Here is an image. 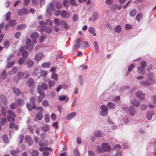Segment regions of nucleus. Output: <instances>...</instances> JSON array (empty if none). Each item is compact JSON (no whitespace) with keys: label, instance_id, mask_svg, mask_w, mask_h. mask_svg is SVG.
I'll use <instances>...</instances> for the list:
<instances>
[{"label":"nucleus","instance_id":"nucleus-33","mask_svg":"<svg viewBox=\"0 0 156 156\" xmlns=\"http://www.w3.org/2000/svg\"><path fill=\"white\" fill-rule=\"evenodd\" d=\"M27 83L29 86H31L33 85L34 83V80L31 78H29L27 81Z\"/></svg>","mask_w":156,"mask_h":156},{"label":"nucleus","instance_id":"nucleus-2","mask_svg":"<svg viewBox=\"0 0 156 156\" xmlns=\"http://www.w3.org/2000/svg\"><path fill=\"white\" fill-rule=\"evenodd\" d=\"M48 143L47 140H43L42 141L40 142V151H43L44 150L51 151L52 149L50 147H48Z\"/></svg>","mask_w":156,"mask_h":156},{"label":"nucleus","instance_id":"nucleus-56","mask_svg":"<svg viewBox=\"0 0 156 156\" xmlns=\"http://www.w3.org/2000/svg\"><path fill=\"white\" fill-rule=\"evenodd\" d=\"M14 61H12L8 63L6 66V67L8 68H10L12 67L14 64Z\"/></svg>","mask_w":156,"mask_h":156},{"label":"nucleus","instance_id":"nucleus-32","mask_svg":"<svg viewBox=\"0 0 156 156\" xmlns=\"http://www.w3.org/2000/svg\"><path fill=\"white\" fill-rule=\"evenodd\" d=\"M40 87H41V89L44 90H47L48 89L47 85L44 83H41V86H40Z\"/></svg>","mask_w":156,"mask_h":156},{"label":"nucleus","instance_id":"nucleus-54","mask_svg":"<svg viewBox=\"0 0 156 156\" xmlns=\"http://www.w3.org/2000/svg\"><path fill=\"white\" fill-rule=\"evenodd\" d=\"M58 99L61 101H64L66 98V95H59L58 96Z\"/></svg>","mask_w":156,"mask_h":156},{"label":"nucleus","instance_id":"nucleus-27","mask_svg":"<svg viewBox=\"0 0 156 156\" xmlns=\"http://www.w3.org/2000/svg\"><path fill=\"white\" fill-rule=\"evenodd\" d=\"M122 27L120 25H117L114 28L115 31L117 33L121 32L122 30Z\"/></svg>","mask_w":156,"mask_h":156},{"label":"nucleus","instance_id":"nucleus-44","mask_svg":"<svg viewBox=\"0 0 156 156\" xmlns=\"http://www.w3.org/2000/svg\"><path fill=\"white\" fill-rule=\"evenodd\" d=\"M13 92L16 95L18 96L19 95L20 91L18 89L14 87L13 88Z\"/></svg>","mask_w":156,"mask_h":156},{"label":"nucleus","instance_id":"nucleus-34","mask_svg":"<svg viewBox=\"0 0 156 156\" xmlns=\"http://www.w3.org/2000/svg\"><path fill=\"white\" fill-rule=\"evenodd\" d=\"M143 16V14L142 13H140L137 14V15H136V20L138 22H139L140 21V20L142 18Z\"/></svg>","mask_w":156,"mask_h":156},{"label":"nucleus","instance_id":"nucleus-7","mask_svg":"<svg viewBox=\"0 0 156 156\" xmlns=\"http://www.w3.org/2000/svg\"><path fill=\"white\" fill-rule=\"evenodd\" d=\"M28 12H29L27 9L24 8L18 10L17 11L18 15L20 16H22L23 15L26 14Z\"/></svg>","mask_w":156,"mask_h":156},{"label":"nucleus","instance_id":"nucleus-39","mask_svg":"<svg viewBox=\"0 0 156 156\" xmlns=\"http://www.w3.org/2000/svg\"><path fill=\"white\" fill-rule=\"evenodd\" d=\"M94 136L97 137H101L102 135L101 132L99 131H96L94 133Z\"/></svg>","mask_w":156,"mask_h":156},{"label":"nucleus","instance_id":"nucleus-50","mask_svg":"<svg viewBox=\"0 0 156 156\" xmlns=\"http://www.w3.org/2000/svg\"><path fill=\"white\" fill-rule=\"evenodd\" d=\"M107 106L110 108H114L115 107V105L112 102H108L107 105Z\"/></svg>","mask_w":156,"mask_h":156},{"label":"nucleus","instance_id":"nucleus-31","mask_svg":"<svg viewBox=\"0 0 156 156\" xmlns=\"http://www.w3.org/2000/svg\"><path fill=\"white\" fill-rule=\"evenodd\" d=\"M15 117L10 115H7L6 117L7 119L8 122H15Z\"/></svg>","mask_w":156,"mask_h":156},{"label":"nucleus","instance_id":"nucleus-49","mask_svg":"<svg viewBox=\"0 0 156 156\" xmlns=\"http://www.w3.org/2000/svg\"><path fill=\"white\" fill-rule=\"evenodd\" d=\"M1 114L2 116H5L6 115L5 109L4 107H2L1 110Z\"/></svg>","mask_w":156,"mask_h":156},{"label":"nucleus","instance_id":"nucleus-37","mask_svg":"<svg viewBox=\"0 0 156 156\" xmlns=\"http://www.w3.org/2000/svg\"><path fill=\"white\" fill-rule=\"evenodd\" d=\"M39 36V34L35 32L32 33L30 37L32 39H36Z\"/></svg>","mask_w":156,"mask_h":156},{"label":"nucleus","instance_id":"nucleus-30","mask_svg":"<svg viewBox=\"0 0 156 156\" xmlns=\"http://www.w3.org/2000/svg\"><path fill=\"white\" fill-rule=\"evenodd\" d=\"M34 64V62L30 59H29L27 63V66L29 68H30L33 66Z\"/></svg>","mask_w":156,"mask_h":156},{"label":"nucleus","instance_id":"nucleus-46","mask_svg":"<svg viewBox=\"0 0 156 156\" xmlns=\"http://www.w3.org/2000/svg\"><path fill=\"white\" fill-rule=\"evenodd\" d=\"M47 72L43 70H41L40 72V76H45L47 74Z\"/></svg>","mask_w":156,"mask_h":156},{"label":"nucleus","instance_id":"nucleus-17","mask_svg":"<svg viewBox=\"0 0 156 156\" xmlns=\"http://www.w3.org/2000/svg\"><path fill=\"white\" fill-rule=\"evenodd\" d=\"M129 115L132 116H133L135 113L134 108L132 106H130L129 109Z\"/></svg>","mask_w":156,"mask_h":156},{"label":"nucleus","instance_id":"nucleus-6","mask_svg":"<svg viewBox=\"0 0 156 156\" xmlns=\"http://www.w3.org/2000/svg\"><path fill=\"white\" fill-rule=\"evenodd\" d=\"M101 147L104 152H108L111 150L110 146L106 143H104L102 144Z\"/></svg>","mask_w":156,"mask_h":156},{"label":"nucleus","instance_id":"nucleus-5","mask_svg":"<svg viewBox=\"0 0 156 156\" xmlns=\"http://www.w3.org/2000/svg\"><path fill=\"white\" fill-rule=\"evenodd\" d=\"M25 48V47L22 46L19 50L20 52L21 53V55L23 58L24 59L27 58L28 56V52L24 49Z\"/></svg>","mask_w":156,"mask_h":156},{"label":"nucleus","instance_id":"nucleus-16","mask_svg":"<svg viewBox=\"0 0 156 156\" xmlns=\"http://www.w3.org/2000/svg\"><path fill=\"white\" fill-rule=\"evenodd\" d=\"M26 142L28 144L29 146H30L33 144V141L30 137L28 136H26L25 137Z\"/></svg>","mask_w":156,"mask_h":156},{"label":"nucleus","instance_id":"nucleus-38","mask_svg":"<svg viewBox=\"0 0 156 156\" xmlns=\"http://www.w3.org/2000/svg\"><path fill=\"white\" fill-rule=\"evenodd\" d=\"M54 22L55 24L57 26H59L61 24L60 20L58 19L55 18L54 20Z\"/></svg>","mask_w":156,"mask_h":156},{"label":"nucleus","instance_id":"nucleus-48","mask_svg":"<svg viewBox=\"0 0 156 156\" xmlns=\"http://www.w3.org/2000/svg\"><path fill=\"white\" fill-rule=\"evenodd\" d=\"M44 29L45 30V32L47 33H50L51 32L52 30L51 28L49 27H44Z\"/></svg>","mask_w":156,"mask_h":156},{"label":"nucleus","instance_id":"nucleus-21","mask_svg":"<svg viewBox=\"0 0 156 156\" xmlns=\"http://www.w3.org/2000/svg\"><path fill=\"white\" fill-rule=\"evenodd\" d=\"M131 104L135 107H138L140 105L139 102L135 99H133L131 100Z\"/></svg>","mask_w":156,"mask_h":156},{"label":"nucleus","instance_id":"nucleus-59","mask_svg":"<svg viewBox=\"0 0 156 156\" xmlns=\"http://www.w3.org/2000/svg\"><path fill=\"white\" fill-rule=\"evenodd\" d=\"M48 151H49L47 150H44L43 151H41L43 152L42 154V155L43 156H47L49 154V152Z\"/></svg>","mask_w":156,"mask_h":156},{"label":"nucleus","instance_id":"nucleus-61","mask_svg":"<svg viewBox=\"0 0 156 156\" xmlns=\"http://www.w3.org/2000/svg\"><path fill=\"white\" fill-rule=\"evenodd\" d=\"M74 156H80V153L78 151L77 148H75L74 151Z\"/></svg>","mask_w":156,"mask_h":156},{"label":"nucleus","instance_id":"nucleus-29","mask_svg":"<svg viewBox=\"0 0 156 156\" xmlns=\"http://www.w3.org/2000/svg\"><path fill=\"white\" fill-rule=\"evenodd\" d=\"M20 150L16 149V150H12L10 151V154L12 156H15L17 153L20 152Z\"/></svg>","mask_w":156,"mask_h":156},{"label":"nucleus","instance_id":"nucleus-18","mask_svg":"<svg viewBox=\"0 0 156 156\" xmlns=\"http://www.w3.org/2000/svg\"><path fill=\"white\" fill-rule=\"evenodd\" d=\"M16 102L18 105L20 106H23L25 103L24 100L21 98L17 99Z\"/></svg>","mask_w":156,"mask_h":156},{"label":"nucleus","instance_id":"nucleus-47","mask_svg":"<svg viewBox=\"0 0 156 156\" xmlns=\"http://www.w3.org/2000/svg\"><path fill=\"white\" fill-rule=\"evenodd\" d=\"M47 36L44 34H43L40 38V42H43L45 40Z\"/></svg>","mask_w":156,"mask_h":156},{"label":"nucleus","instance_id":"nucleus-63","mask_svg":"<svg viewBox=\"0 0 156 156\" xmlns=\"http://www.w3.org/2000/svg\"><path fill=\"white\" fill-rule=\"evenodd\" d=\"M111 9L112 11H115L117 8V6L115 4H112L110 6Z\"/></svg>","mask_w":156,"mask_h":156},{"label":"nucleus","instance_id":"nucleus-45","mask_svg":"<svg viewBox=\"0 0 156 156\" xmlns=\"http://www.w3.org/2000/svg\"><path fill=\"white\" fill-rule=\"evenodd\" d=\"M9 23L10 26L13 27L16 25V22L15 20H12L9 21Z\"/></svg>","mask_w":156,"mask_h":156},{"label":"nucleus","instance_id":"nucleus-20","mask_svg":"<svg viewBox=\"0 0 156 156\" xmlns=\"http://www.w3.org/2000/svg\"><path fill=\"white\" fill-rule=\"evenodd\" d=\"M27 107L28 110L31 111L33 109L35 108L36 107L35 104H33V105L32 106L30 104L27 103Z\"/></svg>","mask_w":156,"mask_h":156},{"label":"nucleus","instance_id":"nucleus-25","mask_svg":"<svg viewBox=\"0 0 156 156\" xmlns=\"http://www.w3.org/2000/svg\"><path fill=\"white\" fill-rule=\"evenodd\" d=\"M41 128L43 131L47 132L49 130L50 128L48 125H46L41 127Z\"/></svg>","mask_w":156,"mask_h":156},{"label":"nucleus","instance_id":"nucleus-14","mask_svg":"<svg viewBox=\"0 0 156 156\" xmlns=\"http://www.w3.org/2000/svg\"><path fill=\"white\" fill-rule=\"evenodd\" d=\"M76 115V113L75 112H72L69 114L66 118L67 120H70L74 118Z\"/></svg>","mask_w":156,"mask_h":156},{"label":"nucleus","instance_id":"nucleus-41","mask_svg":"<svg viewBox=\"0 0 156 156\" xmlns=\"http://www.w3.org/2000/svg\"><path fill=\"white\" fill-rule=\"evenodd\" d=\"M136 13V10L135 9H133L130 12L129 14L131 16L133 17L135 16Z\"/></svg>","mask_w":156,"mask_h":156},{"label":"nucleus","instance_id":"nucleus-11","mask_svg":"<svg viewBox=\"0 0 156 156\" xmlns=\"http://www.w3.org/2000/svg\"><path fill=\"white\" fill-rule=\"evenodd\" d=\"M136 96L140 100H143L144 98L145 94L141 91H138L136 93Z\"/></svg>","mask_w":156,"mask_h":156},{"label":"nucleus","instance_id":"nucleus-36","mask_svg":"<svg viewBox=\"0 0 156 156\" xmlns=\"http://www.w3.org/2000/svg\"><path fill=\"white\" fill-rule=\"evenodd\" d=\"M2 139L5 143L7 144L9 143V141L8 138L6 135H4L3 136Z\"/></svg>","mask_w":156,"mask_h":156},{"label":"nucleus","instance_id":"nucleus-35","mask_svg":"<svg viewBox=\"0 0 156 156\" xmlns=\"http://www.w3.org/2000/svg\"><path fill=\"white\" fill-rule=\"evenodd\" d=\"M51 77L52 79L55 80H57L58 79V75L55 73L53 72L51 74Z\"/></svg>","mask_w":156,"mask_h":156},{"label":"nucleus","instance_id":"nucleus-57","mask_svg":"<svg viewBox=\"0 0 156 156\" xmlns=\"http://www.w3.org/2000/svg\"><path fill=\"white\" fill-rule=\"evenodd\" d=\"M42 105L44 107H47L48 106L49 104L48 102L46 100H44L42 103Z\"/></svg>","mask_w":156,"mask_h":156},{"label":"nucleus","instance_id":"nucleus-4","mask_svg":"<svg viewBox=\"0 0 156 156\" xmlns=\"http://www.w3.org/2000/svg\"><path fill=\"white\" fill-rule=\"evenodd\" d=\"M100 108L101 110L100 112V114L103 116H106L108 114L107 108L105 105H102Z\"/></svg>","mask_w":156,"mask_h":156},{"label":"nucleus","instance_id":"nucleus-62","mask_svg":"<svg viewBox=\"0 0 156 156\" xmlns=\"http://www.w3.org/2000/svg\"><path fill=\"white\" fill-rule=\"evenodd\" d=\"M45 23L48 25L51 26L53 22L50 19H48L45 22Z\"/></svg>","mask_w":156,"mask_h":156},{"label":"nucleus","instance_id":"nucleus-55","mask_svg":"<svg viewBox=\"0 0 156 156\" xmlns=\"http://www.w3.org/2000/svg\"><path fill=\"white\" fill-rule=\"evenodd\" d=\"M96 151L98 153H101L103 151L102 147L101 148L100 146H97L96 147Z\"/></svg>","mask_w":156,"mask_h":156},{"label":"nucleus","instance_id":"nucleus-19","mask_svg":"<svg viewBox=\"0 0 156 156\" xmlns=\"http://www.w3.org/2000/svg\"><path fill=\"white\" fill-rule=\"evenodd\" d=\"M95 30L94 28L91 27H89L88 29V32L94 36H95L96 35V34L95 32Z\"/></svg>","mask_w":156,"mask_h":156},{"label":"nucleus","instance_id":"nucleus-40","mask_svg":"<svg viewBox=\"0 0 156 156\" xmlns=\"http://www.w3.org/2000/svg\"><path fill=\"white\" fill-rule=\"evenodd\" d=\"M26 27V25L25 24H21L18 25L17 28L18 30H21L25 28Z\"/></svg>","mask_w":156,"mask_h":156},{"label":"nucleus","instance_id":"nucleus-8","mask_svg":"<svg viewBox=\"0 0 156 156\" xmlns=\"http://www.w3.org/2000/svg\"><path fill=\"white\" fill-rule=\"evenodd\" d=\"M98 13L97 12H93L91 18L89 19V21L94 22L98 18Z\"/></svg>","mask_w":156,"mask_h":156},{"label":"nucleus","instance_id":"nucleus-53","mask_svg":"<svg viewBox=\"0 0 156 156\" xmlns=\"http://www.w3.org/2000/svg\"><path fill=\"white\" fill-rule=\"evenodd\" d=\"M9 107L11 109L13 110L15 109L17 107V105L15 103H12L10 105Z\"/></svg>","mask_w":156,"mask_h":156},{"label":"nucleus","instance_id":"nucleus-43","mask_svg":"<svg viewBox=\"0 0 156 156\" xmlns=\"http://www.w3.org/2000/svg\"><path fill=\"white\" fill-rule=\"evenodd\" d=\"M50 63L48 62H46L43 63L41 66L44 68H49L50 67Z\"/></svg>","mask_w":156,"mask_h":156},{"label":"nucleus","instance_id":"nucleus-58","mask_svg":"<svg viewBox=\"0 0 156 156\" xmlns=\"http://www.w3.org/2000/svg\"><path fill=\"white\" fill-rule=\"evenodd\" d=\"M10 42L9 41H5L4 43V45L5 48H7L9 46Z\"/></svg>","mask_w":156,"mask_h":156},{"label":"nucleus","instance_id":"nucleus-10","mask_svg":"<svg viewBox=\"0 0 156 156\" xmlns=\"http://www.w3.org/2000/svg\"><path fill=\"white\" fill-rule=\"evenodd\" d=\"M81 40L80 38H77L76 40V44H74L73 46V50H76L78 49L80 46V42Z\"/></svg>","mask_w":156,"mask_h":156},{"label":"nucleus","instance_id":"nucleus-15","mask_svg":"<svg viewBox=\"0 0 156 156\" xmlns=\"http://www.w3.org/2000/svg\"><path fill=\"white\" fill-rule=\"evenodd\" d=\"M36 43V41L34 40L30 44L26 45V49L29 50H31L33 49L34 47V44H35Z\"/></svg>","mask_w":156,"mask_h":156},{"label":"nucleus","instance_id":"nucleus-3","mask_svg":"<svg viewBox=\"0 0 156 156\" xmlns=\"http://www.w3.org/2000/svg\"><path fill=\"white\" fill-rule=\"evenodd\" d=\"M147 66L145 61H142L140 62V66L138 67L137 72L139 74L144 75L145 73V68Z\"/></svg>","mask_w":156,"mask_h":156},{"label":"nucleus","instance_id":"nucleus-60","mask_svg":"<svg viewBox=\"0 0 156 156\" xmlns=\"http://www.w3.org/2000/svg\"><path fill=\"white\" fill-rule=\"evenodd\" d=\"M19 139L20 141V143H22L24 138V136L23 134H21L19 136Z\"/></svg>","mask_w":156,"mask_h":156},{"label":"nucleus","instance_id":"nucleus-22","mask_svg":"<svg viewBox=\"0 0 156 156\" xmlns=\"http://www.w3.org/2000/svg\"><path fill=\"white\" fill-rule=\"evenodd\" d=\"M154 114V112L152 111H148L147 112V117L148 119L151 120L152 116Z\"/></svg>","mask_w":156,"mask_h":156},{"label":"nucleus","instance_id":"nucleus-26","mask_svg":"<svg viewBox=\"0 0 156 156\" xmlns=\"http://www.w3.org/2000/svg\"><path fill=\"white\" fill-rule=\"evenodd\" d=\"M7 113L9 115H8L12 116L14 117H16V114L14 112L11 110L9 109L7 111Z\"/></svg>","mask_w":156,"mask_h":156},{"label":"nucleus","instance_id":"nucleus-12","mask_svg":"<svg viewBox=\"0 0 156 156\" xmlns=\"http://www.w3.org/2000/svg\"><path fill=\"white\" fill-rule=\"evenodd\" d=\"M61 15L62 18H67L70 16V14L69 12H67L65 10H62L61 13Z\"/></svg>","mask_w":156,"mask_h":156},{"label":"nucleus","instance_id":"nucleus-52","mask_svg":"<svg viewBox=\"0 0 156 156\" xmlns=\"http://www.w3.org/2000/svg\"><path fill=\"white\" fill-rule=\"evenodd\" d=\"M6 118L5 117L2 118L1 120L0 123L2 125H4L6 122Z\"/></svg>","mask_w":156,"mask_h":156},{"label":"nucleus","instance_id":"nucleus-24","mask_svg":"<svg viewBox=\"0 0 156 156\" xmlns=\"http://www.w3.org/2000/svg\"><path fill=\"white\" fill-rule=\"evenodd\" d=\"M50 9L52 11H54L55 10V7L53 3H51L48 6V8L47 9V12H48L49 9Z\"/></svg>","mask_w":156,"mask_h":156},{"label":"nucleus","instance_id":"nucleus-9","mask_svg":"<svg viewBox=\"0 0 156 156\" xmlns=\"http://www.w3.org/2000/svg\"><path fill=\"white\" fill-rule=\"evenodd\" d=\"M24 75V73L22 72H19L17 73V76H16L14 78V80L16 82H18L21 79Z\"/></svg>","mask_w":156,"mask_h":156},{"label":"nucleus","instance_id":"nucleus-28","mask_svg":"<svg viewBox=\"0 0 156 156\" xmlns=\"http://www.w3.org/2000/svg\"><path fill=\"white\" fill-rule=\"evenodd\" d=\"M88 44L87 42L83 41L81 43V48L83 49L86 48L88 47Z\"/></svg>","mask_w":156,"mask_h":156},{"label":"nucleus","instance_id":"nucleus-13","mask_svg":"<svg viewBox=\"0 0 156 156\" xmlns=\"http://www.w3.org/2000/svg\"><path fill=\"white\" fill-rule=\"evenodd\" d=\"M44 80L45 81L48 82L49 87L50 89L55 84V81L53 80H48V79L45 78L44 79Z\"/></svg>","mask_w":156,"mask_h":156},{"label":"nucleus","instance_id":"nucleus-42","mask_svg":"<svg viewBox=\"0 0 156 156\" xmlns=\"http://www.w3.org/2000/svg\"><path fill=\"white\" fill-rule=\"evenodd\" d=\"M94 45L95 48V52L96 53H98L99 50L98 44L96 41H95L94 42Z\"/></svg>","mask_w":156,"mask_h":156},{"label":"nucleus","instance_id":"nucleus-64","mask_svg":"<svg viewBox=\"0 0 156 156\" xmlns=\"http://www.w3.org/2000/svg\"><path fill=\"white\" fill-rule=\"evenodd\" d=\"M31 153L33 156H37L38 154V152L34 150Z\"/></svg>","mask_w":156,"mask_h":156},{"label":"nucleus","instance_id":"nucleus-1","mask_svg":"<svg viewBox=\"0 0 156 156\" xmlns=\"http://www.w3.org/2000/svg\"><path fill=\"white\" fill-rule=\"evenodd\" d=\"M155 75L152 73L150 72L148 74L147 81H142L140 83L143 86H147L150 84H153L155 80L154 79Z\"/></svg>","mask_w":156,"mask_h":156},{"label":"nucleus","instance_id":"nucleus-51","mask_svg":"<svg viewBox=\"0 0 156 156\" xmlns=\"http://www.w3.org/2000/svg\"><path fill=\"white\" fill-rule=\"evenodd\" d=\"M11 14V12L10 11H9L6 14V20L8 21L10 19Z\"/></svg>","mask_w":156,"mask_h":156},{"label":"nucleus","instance_id":"nucleus-23","mask_svg":"<svg viewBox=\"0 0 156 156\" xmlns=\"http://www.w3.org/2000/svg\"><path fill=\"white\" fill-rule=\"evenodd\" d=\"M61 27L64 28L65 29H68L69 27L66 22L64 20L62 21L61 22Z\"/></svg>","mask_w":156,"mask_h":156}]
</instances>
